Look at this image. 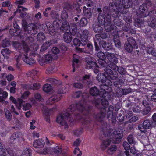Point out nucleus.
Returning a JSON list of instances; mask_svg holds the SVG:
<instances>
[{
    "label": "nucleus",
    "instance_id": "nucleus-17",
    "mask_svg": "<svg viewBox=\"0 0 156 156\" xmlns=\"http://www.w3.org/2000/svg\"><path fill=\"white\" fill-rule=\"evenodd\" d=\"M77 23H71L69 25V31L71 35H75L77 33Z\"/></svg>",
    "mask_w": 156,
    "mask_h": 156
},
{
    "label": "nucleus",
    "instance_id": "nucleus-25",
    "mask_svg": "<svg viewBox=\"0 0 156 156\" xmlns=\"http://www.w3.org/2000/svg\"><path fill=\"white\" fill-rule=\"evenodd\" d=\"M52 41L50 40L45 42L41 47V51H43L46 50L52 44Z\"/></svg>",
    "mask_w": 156,
    "mask_h": 156
},
{
    "label": "nucleus",
    "instance_id": "nucleus-36",
    "mask_svg": "<svg viewBox=\"0 0 156 156\" xmlns=\"http://www.w3.org/2000/svg\"><path fill=\"white\" fill-rule=\"evenodd\" d=\"M45 38V37L44 34L42 32H40L38 33L37 36V41L41 42Z\"/></svg>",
    "mask_w": 156,
    "mask_h": 156
},
{
    "label": "nucleus",
    "instance_id": "nucleus-42",
    "mask_svg": "<svg viewBox=\"0 0 156 156\" xmlns=\"http://www.w3.org/2000/svg\"><path fill=\"white\" fill-rule=\"evenodd\" d=\"M107 118L109 120H110L111 121V122L113 125L115 124L116 121L115 115H110L109 118L108 117L107 115Z\"/></svg>",
    "mask_w": 156,
    "mask_h": 156
},
{
    "label": "nucleus",
    "instance_id": "nucleus-31",
    "mask_svg": "<svg viewBox=\"0 0 156 156\" xmlns=\"http://www.w3.org/2000/svg\"><path fill=\"white\" fill-rule=\"evenodd\" d=\"M124 48L126 51L129 53L133 51V48H135L131 44H129L126 43L125 44Z\"/></svg>",
    "mask_w": 156,
    "mask_h": 156
},
{
    "label": "nucleus",
    "instance_id": "nucleus-43",
    "mask_svg": "<svg viewBox=\"0 0 156 156\" xmlns=\"http://www.w3.org/2000/svg\"><path fill=\"white\" fill-rule=\"evenodd\" d=\"M10 44L9 40L7 39H4L2 42V46L3 47H6L9 46Z\"/></svg>",
    "mask_w": 156,
    "mask_h": 156
},
{
    "label": "nucleus",
    "instance_id": "nucleus-50",
    "mask_svg": "<svg viewBox=\"0 0 156 156\" xmlns=\"http://www.w3.org/2000/svg\"><path fill=\"white\" fill-rule=\"evenodd\" d=\"M115 5H116L118 8H120L121 4V0H112V3Z\"/></svg>",
    "mask_w": 156,
    "mask_h": 156
},
{
    "label": "nucleus",
    "instance_id": "nucleus-46",
    "mask_svg": "<svg viewBox=\"0 0 156 156\" xmlns=\"http://www.w3.org/2000/svg\"><path fill=\"white\" fill-rule=\"evenodd\" d=\"M127 141L130 144H134L135 143L134 138L133 135H129L127 138Z\"/></svg>",
    "mask_w": 156,
    "mask_h": 156
},
{
    "label": "nucleus",
    "instance_id": "nucleus-7",
    "mask_svg": "<svg viewBox=\"0 0 156 156\" xmlns=\"http://www.w3.org/2000/svg\"><path fill=\"white\" fill-rule=\"evenodd\" d=\"M104 74L108 80H115L118 77L117 72L114 73L110 68L106 67L104 69Z\"/></svg>",
    "mask_w": 156,
    "mask_h": 156
},
{
    "label": "nucleus",
    "instance_id": "nucleus-4",
    "mask_svg": "<svg viewBox=\"0 0 156 156\" xmlns=\"http://www.w3.org/2000/svg\"><path fill=\"white\" fill-rule=\"evenodd\" d=\"M116 6L110 3L109 7L105 6L103 7V12L105 17V20H111L110 13L113 11H114L118 14L119 12H121V10L120 9L118 8Z\"/></svg>",
    "mask_w": 156,
    "mask_h": 156
},
{
    "label": "nucleus",
    "instance_id": "nucleus-57",
    "mask_svg": "<svg viewBox=\"0 0 156 156\" xmlns=\"http://www.w3.org/2000/svg\"><path fill=\"white\" fill-rule=\"evenodd\" d=\"M101 105L103 106V108H105H105H106L108 105V102L105 99H102L101 100Z\"/></svg>",
    "mask_w": 156,
    "mask_h": 156
},
{
    "label": "nucleus",
    "instance_id": "nucleus-10",
    "mask_svg": "<svg viewBox=\"0 0 156 156\" xmlns=\"http://www.w3.org/2000/svg\"><path fill=\"white\" fill-rule=\"evenodd\" d=\"M89 34V31L87 29L84 30L81 35V44L83 45L86 44L88 41V37Z\"/></svg>",
    "mask_w": 156,
    "mask_h": 156
},
{
    "label": "nucleus",
    "instance_id": "nucleus-49",
    "mask_svg": "<svg viewBox=\"0 0 156 156\" xmlns=\"http://www.w3.org/2000/svg\"><path fill=\"white\" fill-rule=\"evenodd\" d=\"M5 117L7 120L10 121L12 119V115L10 112L8 110L5 111Z\"/></svg>",
    "mask_w": 156,
    "mask_h": 156
},
{
    "label": "nucleus",
    "instance_id": "nucleus-34",
    "mask_svg": "<svg viewBox=\"0 0 156 156\" xmlns=\"http://www.w3.org/2000/svg\"><path fill=\"white\" fill-rule=\"evenodd\" d=\"M48 81L53 85H58L60 84L61 82L57 80L51 78L48 79Z\"/></svg>",
    "mask_w": 156,
    "mask_h": 156
},
{
    "label": "nucleus",
    "instance_id": "nucleus-44",
    "mask_svg": "<svg viewBox=\"0 0 156 156\" xmlns=\"http://www.w3.org/2000/svg\"><path fill=\"white\" fill-rule=\"evenodd\" d=\"M151 108L150 106L145 107L142 113L144 115L147 114L151 111Z\"/></svg>",
    "mask_w": 156,
    "mask_h": 156
},
{
    "label": "nucleus",
    "instance_id": "nucleus-40",
    "mask_svg": "<svg viewBox=\"0 0 156 156\" xmlns=\"http://www.w3.org/2000/svg\"><path fill=\"white\" fill-rule=\"evenodd\" d=\"M52 60V57L50 55H46L44 57V59H43L42 61L44 62H51Z\"/></svg>",
    "mask_w": 156,
    "mask_h": 156
},
{
    "label": "nucleus",
    "instance_id": "nucleus-37",
    "mask_svg": "<svg viewBox=\"0 0 156 156\" xmlns=\"http://www.w3.org/2000/svg\"><path fill=\"white\" fill-rule=\"evenodd\" d=\"M87 23V20L86 18L85 17H82L81 18L79 23L80 25L83 27L86 26Z\"/></svg>",
    "mask_w": 156,
    "mask_h": 156
},
{
    "label": "nucleus",
    "instance_id": "nucleus-48",
    "mask_svg": "<svg viewBox=\"0 0 156 156\" xmlns=\"http://www.w3.org/2000/svg\"><path fill=\"white\" fill-rule=\"evenodd\" d=\"M106 53H104L102 51H100L97 54V57L99 58V59H105L106 56Z\"/></svg>",
    "mask_w": 156,
    "mask_h": 156
},
{
    "label": "nucleus",
    "instance_id": "nucleus-3",
    "mask_svg": "<svg viewBox=\"0 0 156 156\" xmlns=\"http://www.w3.org/2000/svg\"><path fill=\"white\" fill-rule=\"evenodd\" d=\"M106 133L107 134L106 135L103 134V135L105 136L110 137L112 141L115 144L119 143L123 136V134L120 133L119 131H113L112 129H110L109 128L108 129Z\"/></svg>",
    "mask_w": 156,
    "mask_h": 156
},
{
    "label": "nucleus",
    "instance_id": "nucleus-11",
    "mask_svg": "<svg viewBox=\"0 0 156 156\" xmlns=\"http://www.w3.org/2000/svg\"><path fill=\"white\" fill-rule=\"evenodd\" d=\"M111 20H105L104 23H101L103 25H104L105 29L107 32H109L113 30L116 27L114 24H111Z\"/></svg>",
    "mask_w": 156,
    "mask_h": 156
},
{
    "label": "nucleus",
    "instance_id": "nucleus-29",
    "mask_svg": "<svg viewBox=\"0 0 156 156\" xmlns=\"http://www.w3.org/2000/svg\"><path fill=\"white\" fill-rule=\"evenodd\" d=\"M151 125V122L149 120L146 119L143 122V126L142 127H143V128L147 129L150 128Z\"/></svg>",
    "mask_w": 156,
    "mask_h": 156
},
{
    "label": "nucleus",
    "instance_id": "nucleus-6",
    "mask_svg": "<svg viewBox=\"0 0 156 156\" xmlns=\"http://www.w3.org/2000/svg\"><path fill=\"white\" fill-rule=\"evenodd\" d=\"M87 7L84 6L83 8V12L84 15L88 18L91 17L92 15V7L94 6V3L91 0H88L86 2Z\"/></svg>",
    "mask_w": 156,
    "mask_h": 156
},
{
    "label": "nucleus",
    "instance_id": "nucleus-33",
    "mask_svg": "<svg viewBox=\"0 0 156 156\" xmlns=\"http://www.w3.org/2000/svg\"><path fill=\"white\" fill-rule=\"evenodd\" d=\"M144 21L142 19H137L134 23V25L136 27L140 28L144 25Z\"/></svg>",
    "mask_w": 156,
    "mask_h": 156
},
{
    "label": "nucleus",
    "instance_id": "nucleus-30",
    "mask_svg": "<svg viewBox=\"0 0 156 156\" xmlns=\"http://www.w3.org/2000/svg\"><path fill=\"white\" fill-rule=\"evenodd\" d=\"M117 149V147L116 145H111L108 148L107 153L109 154L112 155L115 151Z\"/></svg>",
    "mask_w": 156,
    "mask_h": 156
},
{
    "label": "nucleus",
    "instance_id": "nucleus-16",
    "mask_svg": "<svg viewBox=\"0 0 156 156\" xmlns=\"http://www.w3.org/2000/svg\"><path fill=\"white\" fill-rule=\"evenodd\" d=\"M106 56L109 61V63L118 62V60L117 58L114 54L106 52Z\"/></svg>",
    "mask_w": 156,
    "mask_h": 156
},
{
    "label": "nucleus",
    "instance_id": "nucleus-39",
    "mask_svg": "<svg viewBox=\"0 0 156 156\" xmlns=\"http://www.w3.org/2000/svg\"><path fill=\"white\" fill-rule=\"evenodd\" d=\"M114 41L115 46L118 48H120L121 46V44L119 40V37L116 36V37L114 38Z\"/></svg>",
    "mask_w": 156,
    "mask_h": 156
},
{
    "label": "nucleus",
    "instance_id": "nucleus-12",
    "mask_svg": "<svg viewBox=\"0 0 156 156\" xmlns=\"http://www.w3.org/2000/svg\"><path fill=\"white\" fill-rule=\"evenodd\" d=\"M27 53L23 54V57H22V60L27 64L30 65L33 64L35 62L34 58H33V56L30 55L28 56Z\"/></svg>",
    "mask_w": 156,
    "mask_h": 156
},
{
    "label": "nucleus",
    "instance_id": "nucleus-1",
    "mask_svg": "<svg viewBox=\"0 0 156 156\" xmlns=\"http://www.w3.org/2000/svg\"><path fill=\"white\" fill-rule=\"evenodd\" d=\"M92 108V107L86 105L84 101H81L80 103L76 104H73L70 105L66 110V112L60 114L57 118L56 121L61 125L65 126V128H68L67 120L71 123L73 121L71 118V114L75 112H82L84 115L88 114Z\"/></svg>",
    "mask_w": 156,
    "mask_h": 156
},
{
    "label": "nucleus",
    "instance_id": "nucleus-35",
    "mask_svg": "<svg viewBox=\"0 0 156 156\" xmlns=\"http://www.w3.org/2000/svg\"><path fill=\"white\" fill-rule=\"evenodd\" d=\"M118 62H111L109 63L108 65L109 67L112 70L117 72V70L119 69V67L117 66L116 64Z\"/></svg>",
    "mask_w": 156,
    "mask_h": 156
},
{
    "label": "nucleus",
    "instance_id": "nucleus-64",
    "mask_svg": "<svg viewBox=\"0 0 156 156\" xmlns=\"http://www.w3.org/2000/svg\"><path fill=\"white\" fill-rule=\"evenodd\" d=\"M110 137V139H108L105 140H104L103 142V144L105 146V147H107L110 144L111 142L112 141V140L111 139Z\"/></svg>",
    "mask_w": 156,
    "mask_h": 156
},
{
    "label": "nucleus",
    "instance_id": "nucleus-52",
    "mask_svg": "<svg viewBox=\"0 0 156 156\" xmlns=\"http://www.w3.org/2000/svg\"><path fill=\"white\" fill-rule=\"evenodd\" d=\"M72 86L75 88L78 89H82L83 87V84L79 82L73 84Z\"/></svg>",
    "mask_w": 156,
    "mask_h": 156
},
{
    "label": "nucleus",
    "instance_id": "nucleus-20",
    "mask_svg": "<svg viewBox=\"0 0 156 156\" xmlns=\"http://www.w3.org/2000/svg\"><path fill=\"white\" fill-rule=\"evenodd\" d=\"M69 22L66 20H65L62 22L60 30V32H66L69 28Z\"/></svg>",
    "mask_w": 156,
    "mask_h": 156
},
{
    "label": "nucleus",
    "instance_id": "nucleus-9",
    "mask_svg": "<svg viewBox=\"0 0 156 156\" xmlns=\"http://www.w3.org/2000/svg\"><path fill=\"white\" fill-rule=\"evenodd\" d=\"M147 4L145 3L142 4L140 6L139 9L137 11L138 16L141 17H145L147 16Z\"/></svg>",
    "mask_w": 156,
    "mask_h": 156
},
{
    "label": "nucleus",
    "instance_id": "nucleus-61",
    "mask_svg": "<svg viewBox=\"0 0 156 156\" xmlns=\"http://www.w3.org/2000/svg\"><path fill=\"white\" fill-rule=\"evenodd\" d=\"M78 118V120L79 119V121H80L83 124H87L89 122V121L86 118H82L79 119V117H77L76 119H77Z\"/></svg>",
    "mask_w": 156,
    "mask_h": 156
},
{
    "label": "nucleus",
    "instance_id": "nucleus-22",
    "mask_svg": "<svg viewBox=\"0 0 156 156\" xmlns=\"http://www.w3.org/2000/svg\"><path fill=\"white\" fill-rule=\"evenodd\" d=\"M90 93L92 96H97L99 95L100 91L96 87L94 86L90 88Z\"/></svg>",
    "mask_w": 156,
    "mask_h": 156
},
{
    "label": "nucleus",
    "instance_id": "nucleus-38",
    "mask_svg": "<svg viewBox=\"0 0 156 156\" xmlns=\"http://www.w3.org/2000/svg\"><path fill=\"white\" fill-rule=\"evenodd\" d=\"M105 59H98V62L99 64L104 69L105 68L107 67V64L105 60Z\"/></svg>",
    "mask_w": 156,
    "mask_h": 156
},
{
    "label": "nucleus",
    "instance_id": "nucleus-5",
    "mask_svg": "<svg viewBox=\"0 0 156 156\" xmlns=\"http://www.w3.org/2000/svg\"><path fill=\"white\" fill-rule=\"evenodd\" d=\"M22 26L24 31L28 34L35 35L37 32V27L35 24L30 23L27 24L26 20H22Z\"/></svg>",
    "mask_w": 156,
    "mask_h": 156
},
{
    "label": "nucleus",
    "instance_id": "nucleus-41",
    "mask_svg": "<svg viewBox=\"0 0 156 156\" xmlns=\"http://www.w3.org/2000/svg\"><path fill=\"white\" fill-rule=\"evenodd\" d=\"M51 86L49 84H45L43 87V90L45 92H48L51 91Z\"/></svg>",
    "mask_w": 156,
    "mask_h": 156
},
{
    "label": "nucleus",
    "instance_id": "nucleus-53",
    "mask_svg": "<svg viewBox=\"0 0 156 156\" xmlns=\"http://www.w3.org/2000/svg\"><path fill=\"white\" fill-rule=\"evenodd\" d=\"M149 25L153 28L156 29V18L152 20L150 23Z\"/></svg>",
    "mask_w": 156,
    "mask_h": 156
},
{
    "label": "nucleus",
    "instance_id": "nucleus-59",
    "mask_svg": "<svg viewBox=\"0 0 156 156\" xmlns=\"http://www.w3.org/2000/svg\"><path fill=\"white\" fill-rule=\"evenodd\" d=\"M151 122L152 126H155L156 125V113H154L152 117Z\"/></svg>",
    "mask_w": 156,
    "mask_h": 156
},
{
    "label": "nucleus",
    "instance_id": "nucleus-23",
    "mask_svg": "<svg viewBox=\"0 0 156 156\" xmlns=\"http://www.w3.org/2000/svg\"><path fill=\"white\" fill-rule=\"evenodd\" d=\"M72 35L69 32H65L63 35L64 41L67 43H70L73 39Z\"/></svg>",
    "mask_w": 156,
    "mask_h": 156
},
{
    "label": "nucleus",
    "instance_id": "nucleus-56",
    "mask_svg": "<svg viewBox=\"0 0 156 156\" xmlns=\"http://www.w3.org/2000/svg\"><path fill=\"white\" fill-rule=\"evenodd\" d=\"M23 103V109L24 110H27L30 109L31 107V105L29 103L25 104Z\"/></svg>",
    "mask_w": 156,
    "mask_h": 156
},
{
    "label": "nucleus",
    "instance_id": "nucleus-60",
    "mask_svg": "<svg viewBox=\"0 0 156 156\" xmlns=\"http://www.w3.org/2000/svg\"><path fill=\"white\" fill-rule=\"evenodd\" d=\"M40 88V85L38 83H34L32 85V89L34 90H37Z\"/></svg>",
    "mask_w": 156,
    "mask_h": 156
},
{
    "label": "nucleus",
    "instance_id": "nucleus-28",
    "mask_svg": "<svg viewBox=\"0 0 156 156\" xmlns=\"http://www.w3.org/2000/svg\"><path fill=\"white\" fill-rule=\"evenodd\" d=\"M90 77V75L86 74L82 78V81L84 83H85L86 85H88L90 84L91 82L90 81L88 80L89 79Z\"/></svg>",
    "mask_w": 156,
    "mask_h": 156
},
{
    "label": "nucleus",
    "instance_id": "nucleus-8",
    "mask_svg": "<svg viewBox=\"0 0 156 156\" xmlns=\"http://www.w3.org/2000/svg\"><path fill=\"white\" fill-rule=\"evenodd\" d=\"M58 94L54 95L51 97L47 101V103L49 105H51L53 103L57 102L60 100L61 99V94H64L63 91L61 89L58 90Z\"/></svg>",
    "mask_w": 156,
    "mask_h": 156
},
{
    "label": "nucleus",
    "instance_id": "nucleus-47",
    "mask_svg": "<svg viewBox=\"0 0 156 156\" xmlns=\"http://www.w3.org/2000/svg\"><path fill=\"white\" fill-rule=\"evenodd\" d=\"M79 62V60L77 58H74L73 61V72H74L75 71V67L77 66V64Z\"/></svg>",
    "mask_w": 156,
    "mask_h": 156
},
{
    "label": "nucleus",
    "instance_id": "nucleus-14",
    "mask_svg": "<svg viewBox=\"0 0 156 156\" xmlns=\"http://www.w3.org/2000/svg\"><path fill=\"white\" fill-rule=\"evenodd\" d=\"M16 47L18 50H21L22 52L21 53H23V51L25 53H28L30 49L28 45L24 42L22 44L20 43L17 44L16 45Z\"/></svg>",
    "mask_w": 156,
    "mask_h": 156
},
{
    "label": "nucleus",
    "instance_id": "nucleus-13",
    "mask_svg": "<svg viewBox=\"0 0 156 156\" xmlns=\"http://www.w3.org/2000/svg\"><path fill=\"white\" fill-rule=\"evenodd\" d=\"M100 47L106 51H109L112 48V45L111 43L106 42L102 40L100 41L99 42Z\"/></svg>",
    "mask_w": 156,
    "mask_h": 156
},
{
    "label": "nucleus",
    "instance_id": "nucleus-15",
    "mask_svg": "<svg viewBox=\"0 0 156 156\" xmlns=\"http://www.w3.org/2000/svg\"><path fill=\"white\" fill-rule=\"evenodd\" d=\"M96 11L98 14V20L99 23H104L105 20V17L104 15V13L101 9V8H98L96 9Z\"/></svg>",
    "mask_w": 156,
    "mask_h": 156
},
{
    "label": "nucleus",
    "instance_id": "nucleus-27",
    "mask_svg": "<svg viewBox=\"0 0 156 156\" xmlns=\"http://www.w3.org/2000/svg\"><path fill=\"white\" fill-rule=\"evenodd\" d=\"M86 65L88 68L93 69L99 67L97 64L93 61H92L88 63V64H87Z\"/></svg>",
    "mask_w": 156,
    "mask_h": 156
},
{
    "label": "nucleus",
    "instance_id": "nucleus-63",
    "mask_svg": "<svg viewBox=\"0 0 156 156\" xmlns=\"http://www.w3.org/2000/svg\"><path fill=\"white\" fill-rule=\"evenodd\" d=\"M73 43L74 45L76 47H77L80 46V44H81V41H80V40L77 38H74L73 40Z\"/></svg>",
    "mask_w": 156,
    "mask_h": 156
},
{
    "label": "nucleus",
    "instance_id": "nucleus-19",
    "mask_svg": "<svg viewBox=\"0 0 156 156\" xmlns=\"http://www.w3.org/2000/svg\"><path fill=\"white\" fill-rule=\"evenodd\" d=\"M101 25L98 23H94L92 27L93 30L96 33H101L103 30L102 27L103 25Z\"/></svg>",
    "mask_w": 156,
    "mask_h": 156
},
{
    "label": "nucleus",
    "instance_id": "nucleus-24",
    "mask_svg": "<svg viewBox=\"0 0 156 156\" xmlns=\"http://www.w3.org/2000/svg\"><path fill=\"white\" fill-rule=\"evenodd\" d=\"M96 78L98 81L102 83H105L107 79L104 74V73H98L97 76Z\"/></svg>",
    "mask_w": 156,
    "mask_h": 156
},
{
    "label": "nucleus",
    "instance_id": "nucleus-21",
    "mask_svg": "<svg viewBox=\"0 0 156 156\" xmlns=\"http://www.w3.org/2000/svg\"><path fill=\"white\" fill-rule=\"evenodd\" d=\"M132 2L129 0H125L123 4V2H121V7L120 8L121 10L120 12H122V9L123 8H128L132 5Z\"/></svg>",
    "mask_w": 156,
    "mask_h": 156
},
{
    "label": "nucleus",
    "instance_id": "nucleus-2",
    "mask_svg": "<svg viewBox=\"0 0 156 156\" xmlns=\"http://www.w3.org/2000/svg\"><path fill=\"white\" fill-rule=\"evenodd\" d=\"M106 116V109L105 108H101L99 113L95 115V119L98 122H101V127L102 132L104 134L106 135V133L108 129L109 128V126L104 121Z\"/></svg>",
    "mask_w": 156,
    "mask_h": 156
},
{
    "label": "nucleus",
    "instance_id": "nucleus-62",
    "mask_svg": "<svg viewBox=\"0 0 156 156\" xmlns=\"http://www.w3.org/2000/svg\"><path fill=\"white\" fill-rule=\"evenodd\" d=\"M114 108L113 106H110L108 108V112L107 115L108 117L109 118L110 115H113V111Z\"/></svg>",
    "mask_w": 156,
    "mask_h": 156
},
{
    "label": "nucleus",
    "instance_id": "nucleus-51",
    "mask_svg": "<svg viewBox=\"0 0 156 156\" xmlns=\"http://www.w3.org/2000/svg\"><path fill=\"white\" fill-rule=\"evenodd\" d=\"M46 121L48 122H50L49 111L48 110H46L43 112Z\"/></svg>",
    "mask_w": 156,
    "mask_h": 156
},
{
    "label": "nucleus",
    "instance_id": "nucleus-32",
    "mask_svg": "<svg viewBox=\"0 0 156 156\" xmlns=\"http://www.w3.org/2000/svg\"><path fill=\"white\" fill-rule=\"evenodd\" d=\"M12 51L7 48L3 49L2 50L1 53L2 55L4 57V58L6 59L8 58V57L7 56V55H9L11 53Z\"/></svg>",
    "mask_w": 156,
    "mask_h": 156
},
{
    "label": "nucleus",
    "instance_id": "nucleus-54",
    "mask_svg": "<svg viewBox=\"0 0 156 156\" xmlns=\"http://www.w3.org/2000/svg\"><path fill=\"white\" fill-rule=\"evenodd\" d=\"M147 53L149 54H151L154 56L156 57V50L152 48H149L147 50Z\"/></svg>",
    "mask_w": 156,
    "mask_h": 156
},
{
    "label": "nucleus",
    "instance_id": "nucleus-58",
    "mask_svg": "<svg viewBox=\"0 0 156 156\" xmlns=\"http://www.w3.org/2000/svg\"><path fill=\"white\" fill-rule=\"evenodd\" d=\"M50 15L51 17L54 19H58L59 17V16L57 12L54 11H51Z\"/></svg>",
    "mask_w": 156,
    "mask_h": 156
},
{
    "label": "nucleus",
    "instance_id": "nucleus-45",
    "mask_svg": "<svg viewBox=\"0 0 156 156\" xmlns=\"http://www.w3.org/2000/svg\"><path fill=\"white\" fill-rule=\"evenodd\" d=\"M64 9L65 10L70 11L73 9V7L69 3H66L64 5Z\"/></svg>",
    "mask_w": 156,
    "mask_h": 156
},
{
    "label": "nucleus",
    "instance_id": "nucleus-18",
    "mask_svg": "<svg viewBox=\"0 0 156 156\" xmlns=\"http://www.w3.org/2000/svg\"><path fill=\"white\" fill-rule=\"evenodd\" d=\"M45 144L44 141L41 139H38L34 141L33 143L34 147L36 148H41L43 147Z\"/></svg>",
    "mask_w": 156,
    "mask_h": 156
},
{
    "label": "nucleus",
    "instance_id": "nucleus-55",
    "mask_svg": "<svg viewBox=\"0 0 156 156\" xmlns=\"http://www.w3.org/2000/svg\"><path fill=\"white\" fill-rule=\"evenodd\" d=\"M117 71L122 75H125L126 73V69L121 67H119V69Z\"/></svg>",
    "mask_w": 156,
    "mask_h": 156
},
{
    "label": "nucleus",
    "instance_id": "nucleus-26",
    "mask_svg": "<svg viewBox=\"0 0 156 156\" xmlns=\"http://www.w3.org/2000/svg\"><path fill=\"white\" fill-rule=\"evenodd\" d=\"M127 43L131 44L133 46H134V47L136 48H138V45L134 38L132 37H129L127 40Z\"/></svg>",
    "mask_w": 156,
    "mask_h": 156
}]
</instances>
